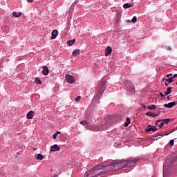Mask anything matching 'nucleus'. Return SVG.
Listing matches in <instances>:
<instances>
[{
  "label": "nucleus",
  "mask_w": 177,
  "mask_h": 177,
  "mask_svg": "<svg viewBox=\"0 0 177 177\" xmlns=\"http://www.w3.org/2000/svg\"><path fill=\"white\" fill-rule=\"evenodd\" d=\"M102 175H106V171H104L103 165L100 164L87 171L85 177H97L102 176Z\"/></svg>",
  "instance_id": "nucleus-1"
},
{
  "label": "nucleus",
  "mask_w": 177,
  "mask_h": 177,
  "mask_svg": "<svg viewBox=\"0 0 177 177\" xmlns=\"http://www.w3.org/2000/svg\"><path fill=\"white\" fill-rule=\"evenodd\" d=\"M114 171H118V169H122L127 167V160H117L113 162Z\"/></svg>",
  "instance_id": "nucleus-2"
},
{
  "label": "nucleus",
  "mask_w": 177,
  "mask_h": 177,
  "mask_svg": "<svg viewBox=\"0 0 177 177\" xmlns=\"http://www.w3.org/2000/svg\"><path fill=\"white\" fill-rule=\"evenodd\" d=\"M107 86V81L102 80L100 82L97 88V92L100 95H103Z\"/></svg>",
  "instance_id": "nucleus-3"
},
{
  "label": "nucleus",
  "mask_w": 177,
  "mask_h": 177,
  "mask_svg": "<svg viewBox=\"0 0 177 177\" xmlns=\"http://www.w3.org/2000/svg\"><path fill=\"white\" fill-rule=\"evenodd\" d=\"M124 86L129 92H133V91H135V85H133V84L129 80H126L124 82Z\"/></svg>",
  "instance_id": "nucleus-4"
},
{
  "label": "nucleus",
  "mask_w": 177,
  "mask_h": 177,
  "mask_svg": "<svg viewBox=\"0 0 177 177\" xmlns=\"http://www.w3.org/2000/svg\"><path fill=\"white\" fill-rule=\"evenodd\" d=\"M104 169L105 171V174L106 175L109 172L114 171V162H111L109 165H104Z\"/></svg>",
  "instance_id": "nucleus-5"
},
{
  "label": "nucleus",
  "mask_w": 177,
  "mask_h": 177,
  "mask_svg": "<svg viewBox=\"0 0 177 177\" xmlns=\"http://www.w3.org/2000/svg\"><path fill=\"white\" fill-rule=\"evenodd\" d=\"M138 161H139V158L129 159V160H126L127 165L128 167H133V165H135V164H136L138 162Z\"/></svg>",
  "instance_id": "nucleus-6"
},
{
  "label": "nucleus",
  "mask_w": 177,
  "mask_h": 177,
  "mask_svg": "<svg viewBox=\"0 0 177 177\" xmlns=\"http://www.w3.org/2000/svg\"><path fill=\"white\" fill-rule=\"evenodd\" d=\"M66 81H67V82H68V84H74V77L72 75H66Z\"/></svg>",
  "instance_id": "nucleus-7"
},
{
  "label": "nucleus",
  "mask_w": 177,
  "mask_h": 177,
  "mask_svg": "<svg viewBox=\"0 0 177 177\" xmlns=\"http://www.w3.org/2000/svg\"><path fill=\"white\" fill-rule=\"evenodd\" d=\"M177 102H171L168 104H165L163 106L164 107H166L167 109H172L174 106H176Z\"/></svg>",
  "instance_id": "nucleus-8"
},
{
  "label": "nucleus",
  "mask_w": 177,
  "mask_h": 177,
  "mask_svg": "<svg viewBox=\"0 0 177 177\" xmlns=\"http://www.w3.org/2000/svg\"><path fill=\"white\" fill-rule=\"evenodd\" d=\"M60 147L57 145H54L50 147V151H59Z\"/></svg>",
  "instance_id": "nucleus-9"
},
{
  "label": "nucleus",
  "mask_w": 177,
  "mask_h": 177,
  "mask_svg": "<svg viewBox=\"0 0 177 177\" xmlns=\"http://www.w3.org/2000/svg\"><path fill=\"white\" fill-rule=\"evenodd\" d=\"M145 131L147 132H150L151 131H153V132H156V131H157V127H156L155 126L149 125Z\"/></svg>",
  "instance_id": "nucleus-10"
},
{
  "label": "nucleus",
  "mask_w": 177,
  "mask_h": 177,
  "mask_svg": "<svg viewBox=\"0 0 177 177\" xmlns=\"http://www.w3.org/2000/svg\"><path fill=\"white\" fill-rule=\"evenodd\" d=\"M41 73L44 75H48V74H49V68H48V66H43V70L41 71Z\"/></svg>",
  "instance_id": "nucleus-11"
},
{
  "label": "nucleus",
  "mask_w": 177,
  "mask_h": 177,
  "mask_svg": "<svg viewBox=\"0 0 177 177\" xmlns=\"http://www.w3.org/2000/svg\"><path fill=\"white\" fill-rule=\"evenodd\" d=\"M111 52H113V48H111V47H107L105 49V56H109V55H111Z\"/></svg>",
  "instance_id": "nucleus-12"
},
{
  "label": "nucleus",
  "mask_w": 177,
  "mask_h": 177,
  "mask_svg": "<svg viewBox=\"0 0 177 177\" xmlns=\"http://www.w3.org/2000/svg\"><path fill=\"white\" fill-rule=\"evenodd\" d=\"M34 111H29L27 114L28 120H32V118H34Z\"/></svg>",
  "instance_id": "nucleus-13"
},
{
  "label": "nucleus",
  "mask_w": 177,
  "mask_h": 177,
  "mask_svg": "<svg viewBox=\"0 0 177 177\" xmlns=\"http://www.w3.org/2000/svg\"><path fill=\"white\" fill-rule=\"evenodd\" d=\"M59 34V31H57V30H54L52 32V37H51V39H55V38H56V37H57V35Z\"/></svg>",
  "instance_id": "nucleus-14"
},
{
  "label": "nucleus",
  "mask_w": 177,
  "mask_h": 177,
  "mask_svg": "<svg viewBox=\"0 0 177 177\" xmlns=\"http://www.w3.org/2000/svg\"><path fill=\"white\" fill-rule=\"evenodd\" d=\"M145 114L148 117H157V115H158V114H156V113H152L151 111L147 112Z\"/></svg>",
  "instance_id": "nucleus-15"
},
{
  "label": "nucleus",
  "mask_w": 177,
  "mask_h": 177,
  "mask_svg": "<svg viewBox=\"0 0 177 177\" xmlns=\"http://www.w3.org/2000/svg\"><path fill=\"white\" fill-rule=\"evenodd\" d=\"M75 44V39L67 41L68 46H73Z\"/></svg>",
  "instance_id": "nucleus-16"
},
{
  "label": "nucleus",
  "mask_w": 177,
  "mask_h": 177,
  "mask_svg": "<svg viewBox=\"0 0 177 177\" xmlns=\"http://www.w3.org/2000/svg\"><path fill=\"white\" fill-rule=\"evenodd\" d=\"M172 89H174L173 87H168L167 91L165 92V95L168 96V95H169V93H171Z\"/></svg>",
  "instance_id": "nucleus-17"
},
{
  "label": "nucleus",
  "mask_w": 177,
  "mask_h": 177,
  "mask_svg": "<svg viewBox=\"0 0 177 177\" xmlns=\"http://www.w3.org/2000/svg\"><path fill=\"white\" fill-rule=\"evenodd\" d=\"M133 6V4L126 3L123 5L124 9H129V8H132Z\"/></svg>",
  "instance_id": "nucleus-18"
},
{
  "label": "nucleus",
  "mask_w": 177,
  "mask_h": 177,
  "mask_svg": "<svg viewBox=\"0 0 177 177\" xmlns=\"http://www.w3.org/2000/svg\"><path fill=\"white\" fill-rule=\"evenodd\" d=\"M80 52H81L80 49L74 50L73 52V56H77V55H80Z\"/></svg>",
  "instance_id": "nucleus-19"
},
{
  "label": "nucleus",
  "mask_w": 177,
  "mask_h": 177,
  "mask_svg": "<svg viewBox=\"0 0 177 177\" xmlns=\"http://www.w3.org/2000/svg\"><path fill=\"white\" fill-rule=\"evenodd\" d=\"M12 16H14V17H20V16H21V12H12Z\"/></svg>",
  "instance_id": "nucleus-20"
},
{
  "label": "nucleus",
  "mask_w": 177,
  "mask_h": 177,
  "mask_svg": "<svg viewBox=\"0 0 177 177\" xmlns=\"http://www.w3.org/2000/svg\"><path fill=\"white\" fill-rule=\"evenodd\" d=\"M160 121H163L165 124H168V122L171 121V119H162V120L156 121V122H160Z\"/></svg>",
  "instance_id": "nucleus-21"
},
{
  "label": "nucleus",
  "mask_w": 177,
  "mask_h": 177,
  "mask_svg": "<svg viewBox=\"0 0 177 177\" xmlns=\"http://www.w3.org/2000/svg\"><path fill=\"white\" fill-rule=\"evenodd\" d=\"M36 159L40 160H44V156L41 153H39V154H37Z\"/></svg>",
  "instance_id": "nucleus-22"
},
{
  "label": "nucleus",
  "mask_w": 177,
  "mask_h": 177,
  "mask_svg": "<svg viewBox=\"0 0 177 177\" xmlns=\"http://www.w3.org/2000/svg\"><path fill=\"white\" fill-rule=\"evenodd\" d=\"M165 81L168 82L169 84H171V82H174V77L172 76L169 79H165Z\"/></svg>",
  "instance_id": "nucleus-23"
},
{
  "label": "nucleus",
  "mask_w": 177,
  "mask_h": 177,
  "mask_svg": "<svg viewBox=\"0 0 177 177\" xmlns=\"http://www.w3.org/2000/svg\"><path fill=\"white\" fill-rule=\"evenodd\" d=\"M147 109H149V110H154L155 109H157V107L156 106V105L152 104V105L148 106Z\"/></svg>",
  "instance_id": "nucleus-24"
},
{
  "label": "nucleus",
  "mask_w": 177,
  "mask_h": 177,
  "mask_svg": "<svg viewBox=\"0 0 177 177\" xmlns=\"http://www.w3.org/2000/svg\"><path fill=\"white\" fill-rule=\"evenodd\" d=\"M80 124H81V125H88V122L86 120H82L80 122Z\"/></svg>",
  "instance_id": "nucleus-25"
},
{
  "label": "nucleus",
  "mask_w": 177,
  "mask_h": 177,
  "mask_svg": "<svg viewBox=\"0 0 177 177\" xmlns=\"http://www.w3.org/2000/svg\"><path fill=\"white\" fill-rule=\"evenodd\" d=\"M35 82H36L37 84H42V82H41V80H39V78H38V77H36V78H35Z\"/></svg>",
  "instance_id": "nucleus-26"
},
{
  "label": "nucleus",
  "mask_w": 177,
  "mask_h": 177,
  "mask_svg": "<svg viewBox=\"0 0 177 177\" xmlns=\"http://www.w3.org/2000/svg\"><path fill=\"white\" fill-rule=\"evenodd\" d=\"M137 20H138V18L136 16H134L131 19V21L132 23H136Z\"/></svg>",
  "instance_id": "nucleus-27"
},
{
  "label": "nucleus",
  "mask_w": 177,
  "mask_h": 177,
  "mask_svg": "<svg viewBox=\"0 0 177 177\" xmlns=\"http://www.w3.org/2000/svg\"><path fill=\"white\" fill-rule=\"evenodd\" d=\"M81 100V96H77L76 98H75V102H80Z\"/></svg>",
  "instance_id": "nucleus-28"
},
{
  "label": "nucleus",
  "mask_w": 177,
  "mask_h": 177,
  "mask_svg": "<svg viewBox=\"0 0 177 177\" xmlns=\"http://www.w3.org/2000/svg\"><path fill=\"white\" fill-rule=\"evenodd\" d=\"M174 140H171L170 142H169L170 146H174Z\"/></svg>",
  "instance_id": "nucleus-29"
},
{
  "label": "nucleus",
  "mask_w": 177,
  "mask_h": 177,
  "mask_svg": "<svg viewBox=\"0 0 177 177\" xmlns=\"http://www.w3.org/2000/svg\"><path fill=\"white\" fill-rule=\"evenodd\" d=\"M56 138H57V134H56V133H55L54 134H53V139H56Z\"/></svg>",
  "instance_id": "nucleus-30"
},
{
  "label": "nucleus",
  "mask_w": 177,
  "mask_h": 177,
  "mask_svg": "<svg viewBox=\"0 0 177 177\" xmlns=\"http://www.w3.org/2000/svg\"><path fill=\"white\" fill-rule=\"evenodd\" d=\"M166 77L167 78H169V77H172V73H169V74L166 75Z\"/></svg>",
  "instance_id": "nucleus-31"
},
{
  "label": "nucleus",
  "mask_w": 177,
  "mask_h": 177,
  "mask_svg": "<svg viewBox=\"0 0 177 177\" xmlns=\"http://www.w3.org/2000/svg\"><path fill=\"white\" fill-rule=\"evenodd\" d=\"M160 128H162L164 127V122H162L159 125Z\"/></svg>",
  "instance_id": "nucleus-32"
},
{
  "label": "nucleus",
  "mask_w": 177,
  "mask_h": 177,
  "mask_svg": "<svg viewBox=\"0 0 177 177\" xmlns=\"http://www.w3.org/2000/svg\"><path fill=\"white\" fill-rule=\"evenodd\" d=\"M127 121L128 124H131V119H129V118H127Z\"/></svg>",
  "instance_id": "nucleus-33"
},
{
  "label": "nucleus",
  "mask_w": 177,
  "mask_h": 177,
  "mask_svg": "<svg viewBox=\"0 0 177 177\" xmlns=\"http://www.w3.org/2000/svg\"><path fill=\"white\" fill-rule=\"evenodd\" d=\"M160 95L161 96V97H165V95H164L162 94V93H160Z\"/></svg>",
  "instance_id": "nucleus-34"
},
{
  "label": "nucleus",
  "mask_w": 177,
  "mask_h": 177,
  "mask_svg": "<svg viewBox=\"0 0 177 177\" xmlns=\"http://www.w3.org/2000/svg\"><path fill=\"white\" fill-rule=\"evenodd\" d=\"M128 125H129V123H128V122L124 123V127H128Z\"/></svg>",
  "instance_id": "nucleus-35"
},
{
  "label": "nucleus",
  "mask_w": 177,
  "mask_h": 177,
  "mask_svg": "<svg viewBox=\"0 0 177 177\" xmlns=\"http://www.w3.org/2000/svg\"><path fill=\"white\" fill-rule=\"evenodd\" d=\"M55 133H56V135L57 136V135H60V133H62V132H60V131H57Z\"/></svg>",
  "instance_id": "nucleus-36"
},
{
  "label": "nucleus",
  "mask_w": 177,
  "mask_h": 177,
  "mask_svg": "<svg viewBox=\"0 0 177 177\" xmlns=\"http://www.w3.org/2000/svg\"><path fill=\"white\" fill-rule=\"evenodd\" d=\"M165 174V167H163V175Z\"/></svg>",
  "instance_id": "nucleus-37"
},
{
  "label": "nucleus",
  "mask_w": 177,
  "mask_h": 177,
  "mask_svg": "<svg viewBox=\"0 0 177 177\" xmlns=\"http://www.w3.org/2000/svg\"><path fill=\"white\" fill-rule=\"evenodd\" d=\"M142 109H146V105H145V104H142Z\"/></svg>",
  "instance_id": "nucleus-38"
},
{
  "label": "nucleus",
  "mask_w": 177,
  "mask_h": 177,
  "mask_svg": "<svg viewBox=\"0 0 177 177\" xmlns=\"http://www.w3.org/2000/svg\"><path fill=\"white\" fill-rule=\"evenodd\" d=\"M176 77H177V74H174V75H173V78H176Z\"/></svg>",
  "instance_id": "nucleus-39"
},
{
  "label": "nucleus",
  "mask_w": 177,
  "mask_h": 177,
  "mask_svg": "<svg viewBox=\"0 0 177 177\" xmlns=\"http://www.w3.org/2000/svg\"><path fill=\"white\" fill-rule=\"evenodd\" d=\"M27 1H28V2L32 3V2H33L34 0H27Z\"/></svg>",
  "instance_id": "nucleus-40"
},
{
  "label": "nucleus",
  "mask_w": 177,
  "mask_h": 177,
  "mask_svg": "<svg viewBox=\"0 0 177 177\" xmlns=\"http://www.w3.org/2000/svg\"><path fill=\"white\" fill-rule=\"evenodd\" d=\"M156 114H158V115H160V114H161V112L158 111Z\"/></svg>",
  "instance_id": "nucleus-41"
},
{
  "label": "nucleus",
  "mask_w": 177,
  "mask_h": 177,
  "mask_svg": "<svg viewBox=\"0 0 177 177\" xmlns=\"http://www.w3.org/2000/svg\"><path fill=\"white\" fill-rule=\"evenodd\" d=\"M165 86H168V83H165Z\"/></svg>",
  "instance_id": "nucleus-42"
},
{
  "label": "nucleus",
  "mask_w": 177,
  "mask_h": 177,
  "mask_svg": "<svg viewBox=\"0 0 177 177\" xmlns=\"http://www.w3.org/2000/svg\"><path fill=\"white\" fill-rule=\"evenodd\" d=\"M167 50H171V47L167 48Z\"/></svg>",
  "instance_id": "nucleus-43"
},
{
  "label": "nucleus",
  "mask_w": 177,
  "mask_h": 177,
  "mask_svg": "<svg viewBox=\"0 0 177 177\" xmlns=\"http://www.w3.org/2000/svg\"><path fill=\"white\" fill-rule=\"evenodd\" d=\"M37 150V148H33V151H35Z\"/></svg>",
  "instance_id": "nucleus-44"
},
{
  "label": "nucleus",
  "mask_w": 177,
  "mask_h": 177,
  "mask_svg": "<svg viewBox=\"0 0 177 177\" xmlns=\"http://www.w3.org/2000/svg\"><path fill=\"white\" fill-rule=\"evenodd\" d=\"M167 100H169V96L167 97Z\"/></svg>",
  "instance_id": "nucleus-45"
},
{
  "label": "nucleus",
  "mask_w": 177,
  "mask_h": 177,
  "mask_svg": "<svg viewBox=\"0 0 177 177\" xmlns=\"http://www.w3.org/2000/svg\"><path fill=\"white\" fill-rule=\"evenodd\" d=\"M164 80H165V78H163V79H162V81H164Z\"/></svg>",
  "instance_id": "nucleus-46"
},
{
  "label": "nucleus",
  "mask_w": 177,
  "mask_h": 177,
  "mask_svg": "<svg viewBox=\"0 0 177 177\" xmlns=\"http://www.w3.org/2000/svg\"><path fill=\"white\" fill-rule=\"evenodd\" d=\"M160 110H162V108H160Z\"/></svg>",
  "instance_id": "nucleus-47"
},
{
  "label": "nucleus",
  "mask_w": 177,
  "mask_h": 177,
  "mask_svg": "<svg viewBox=\"0 0 177 177\" xmlns=\"http://www.w3.org/2000/svg\"><path fill=\"white\" fill-rule=\"evenodd\" d=\"M176 85H177V82H176Z\"/></svg>",
  "instance_id": "nucleus-48"
}]
</instances>
